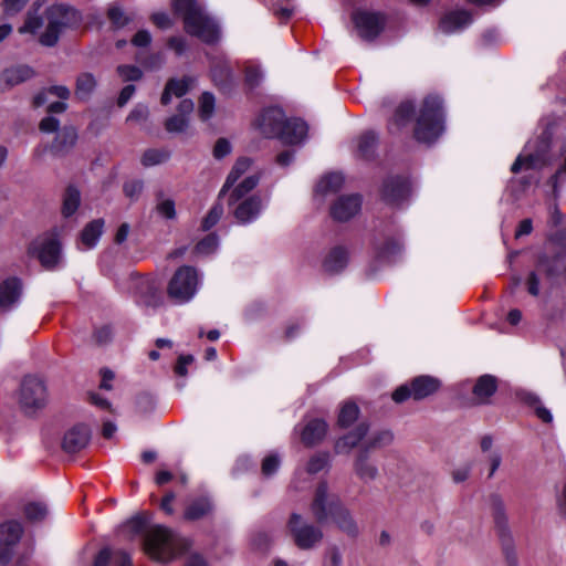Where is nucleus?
<instances>
[{"instance_id": "obj_39", "label": "nucleus", "mask_w": 566, "mask_h": 566, "mask_svg": "<svg viewBox=\"0 0 566 566\" xmlns=\"http://www.w3.org/2000/svg\"><path fill=\"white\" fill-rule=\"evenodd\" d=\"M48 95H53L62 101H66L71 96V91L64 85H53L39 92L33 98V106L40 107L48 102Z\"/></svg>"}, {"instance_id": "obj_5", "label": "nucleus", "mask_w": 566, "mask_h": 566, "mask_svg": "<svg viewBox=\"0 0 566 566\" xmlns=\"http://www.w3.org/2000/svg\"><path fill=\"white\" fill-rule=\"evenodd\" d=\"M45 19L48 21L45 31L39 38L44 46H54L64 29L76 27L81 22L80 13L64 4L49 7L45 10Z\"/></svg>"}, {"instance_id": "obj_15", "label": "nucleus", "mask_w": 566, "mask_h": 566, "mask_svg": "<svg viewBox=\"0 0 566 566\" xmlns=\"http://www.w3.org/2000/svg\"><path fill=\"white\" fill-rule=\"evenodd\" d=\"M410 195V184L407 178L395 176L384 181L381 198L389 205H400Z\"/></svg>"}, {"instance_id": "obj_30", "label": "nucleus", "mask_w": 566, "mask_h": 566, "mask_svg": "<svg viewBox=\"0 0 566 566\" xmlns=\"http://www.w3.org/2000/svg\"><path fill=\"white\" fill-rule=\"evenodd\" d=\"M348 263V251L344 247L333 248L323 261V269L329 274L339 273Z\"/></svg>"}, {"instance_id": "obj_8", "label": "nucleus", "mask_w": 566, "mask_h": 566, "mask_svg": "<svg viewBox=\"0 0 566 566\" xmlns=\"http://www.w3.org/2000/svg\"><path fill=\"white\" fill-rule=\"evenodd\" d=\"M551 242L555 249L537 254L536 269L543 272L547 279H555L560 275L559 265L566 259V230L555 233L551 238Z\"/></svg>"}, {"instance_id": "obj_18", "label": "nucleus", "mask_w": 566, "mask_h": 566, "mask_svg": "<svg viewBox=\"0 0 566 566\" xmlns=\"http://www.w3.org/2000/svg\"><path fill=\"white\" fill-rule=\"evenodd\" d=\"M90 437L88 427L84 424L74 426L64 434L62 448L67 453H76L87 446Z\"/></svg>"}, {"instance_id": "obj_20", "label": "nucleus", "mask_w": 566, "mask_h": 566, "mask_svg": "<svg viewBox=\"0 0 566 566\" xmlns=\"http://www.w3.org/2000/svg\"><path fill=\"white\" fill-rule=\"evenodd\" d=\"M415 115V105L411 101L401 102L395 109L392 117L387 123L388 133L399 134L408 126Z\"/></svg>"}, {"instance_id": "obj_17", "label": "nucleus", "mask_w": 566, "mask_h": 566, "mask_svg": "<svg viewBox=\"0 0 566 566\" xmlns=\"http://www.w3.org/2000/svg\"><path fill=\"white\" fill-rule=\"evenodd\" d=\"M262 198L259 195H251L232 206V213L239 223L245 224L258 218L262 210Z\"/></svg>"}, {"instance_id": "obj_53", "label": "nucleus", "mask_w": 566, "mask_h": 566, "mask_svg": "<svg viewBox=\"0 0 566 566\" xmlns=\"http://www.w3.org/2000/svg\"><path fill=\"white\" fill-rule=\"evenodd\" d=\"M42 18L29 12L23 25L19 28V33H32L34 34L42 27Z\"/></svg>"}, {"instance_id": "obj_13", "label": "nucleus", "mask_w": 566, "mask_h": 566, "mask_svg": "<svg viewBox=\"0 0 566 566\" xmlns=\"http://www.w3.org/2000/svg\"><path fill=\"white\" fill-rule=\"evenodd\" d=\"M352 20L359 36L365 41H374L385 29L387 19L381 12L357 10Z\"/></svg>"}, {"instance_id": "obj_42", "label": "nucleus", "mask_w": 566, "mask_h": 566, "mask_svg": "<svg viewBox=\"0 0 566 566\" xmlns=\"http://www.w3.org/2000/svg\"><path fill=\"white\" fill-rule=\"evenodd\" d=\"M23 514L31 523L42 522L48 515V506L43 502H28L23 506Z\"/></svg>"}, {"instance_id": "obj_50", "label": "nucleus", "mask_w": 566, "mask_h": 566, "mask_svg": "<svg viewBox=\"0 0 566 566\" xmlns=\"http://www.w3.org/2000/svg\"><path fill=\"white\" fill-rule=\"evenodd\" d=\"M559 154L563 157V161L548 181L552 185L555 197L558 196L559 182L563 181L564 177L566 176V142L560 146Z\"/></svg>"}, {"instance_id": "obj_60", "label": "nucleus", "mask_w": 566, "mask_h": 566, "mask_svg": "<svg viewBox=\"0 0 566 566\" xmlns=\"http://www.w3.org/2000/svg\"><path fill=\"white\" fill-rule=\"evenodd\" d=\"M328 463V454L319 453L312 457L307 463L308 473H317L322 471Z\"/></svg>"}, {"instance_id": "obj_41", "label": "nucleus", "mask_w": 566, "mask_h": 566, "mask_svg": "<svg viewBox=\"0 0 566 566\" xmlns=\"http://www.w3.org/2000/svg\"><path fill=\"white\" fill-rule=\"evenodd\" d=\"M81 203V193L74 186H69L63 195L62 214L71 217Z\"/></svg>"}, {"instance_id": "obj_45", "label": "nucleus", "mask_w": 566, "mask_h": 566, "mask_svg": "<svg viewBox=\"0 0 566 566\" xmlns=\"http://www.w3.org/2000/svg\"><path fill=\"white\" fill-rule=\"evenodd\" d=\"M359 416V408L355 402H345L339 411L337 423L342 428H348Z\"/></svg>"}, {"instance_id": "obj_14", "label": "nucleus", "mask_w": 566, "mask_h": 566, "mask_svg": "<svg viewBox=\"0 0 566 566\" xmlns=\"http://www.w3.org/2000/svg\"><path fill=\"white\" fill-rule=\"evenodd\" d=\"M285 119V114L281 108L269 107L259 116L258 126L263 136L280 139Z\"/></svg>"}, {"instance_id": "obj_21", "label": "nucleus", "mask_w": 566, "mask_h": 566, "mask_svg": "<svg viewBox=\"0 0 566 566\" xmlns=\"http://www.w3.org/2000/svg\"><path fill=\"white\" fill-rule=\"evenodd\" d=\"M196 85V77L185 75L181 78H169L160 97L163 105H168L171 96L182 97Z\"/></svg>"}, {"instance_id": "obj_46", "label": "nucleus", "mask_w": 566, "mask_h": 566, "mask_svg": "<svg viewBox=\"0 0 566 566\" xmlns=\"http://www.w3.org/2000/svg\"><path fill=\"white\" fill-rule=\"evenodd\" d=\"M401 249H402V245L399 242V240L394 239V238H388L384 241L381 247L378 248L377 255H378V258H380L382 260L391 261L397 255L400 254Z\"/></svg>"}, {"instance_id": "obj_1", "label": "nucleus", "mask_w": 566, "mask_h": 566, "mask_svg": "<svg viewBox=\"0 0 566 566\" xmlns=\"http://www.w3.org/2000/svg\"><path fill=\"white\" fill-rule=\"evenodd\" d=\"M311 513L321 525L325 524L328 517H332L337 527L347 535L355 537L358 534V526L350 512L336 495L329 494L328 485L325 481L319 482L315 490L311 503Z\"/></svg>"}, {"instance_id": "obj_10", "label": "nucleus", "mask_w": 566, "mask_h": 566, "mask_svg": "<svg viewBox=\"0 0 566 566\" xmlns=\"http://www.w3.org/2000/svg\"><path fill=\"white\" fill-rule=\"evenodd\" d=\"M287 531L294 544L301 549H310L323 538L321 528L308 524L297 513H292L287 522Z\"/></svg>"}, {"instance_id": "obj_62", "label": "nucleus", "mask_w": 566, "mask_h": 566, "mask_svg": "<svg viewBox=\"0 0 566 566\" xmlns=\"http://www.w3.org/2000/svg\"><path fill=\"white\" fill-rule=\"evenodd\" d=\"M146 526V520L144 516H135L132 520H129L126 525L124 526V530L127 531L132 535H138L144 532Z\"/></svg>"}, {"instance_id": "obj_22", "label": "nucleus", "mask_w": 566, "mask_h": 566, "mask_svg": "<svg viewBox=\"0 0 566 566\" xmlns=\"http://www.w3.org/2000/svg\"><path fill=\"white\" fill-rule=\"evenodd\" d=\"M327 433V423L319 418L310 419L301 431V441L306 447L318 444Z\"/></svg>"}, {"instance_id": "obj_4", "label": "nucleus", "mask_w": 566, "mask_h": 566, "mask_svg": "<svg viewBox=\"0 0 566 566\" xmlns=\"http://www.w3.org/2000/svg\"><path fill=\"white\" fill-rule=\"evenodd\" d=\"M443 107L439 96L429 95L423 98L413 127V137L423 144L434 143L442 134Z\"/></svg>"}, {"instance_id": "obj_24", "label": "nucleus", "mask_w": 566, "mask_h": 566, "mask_svg": "<svg viewBox=\"0 0 566 566\" xmlns=\"http://www.w3.org/2000/svg\"><path fill=\"white\" fill-rule=\"evenodd\" d=\"M33 75V70L27 65L7 69L0 74V92H7Z\"/></svg>"}, {"instance_id": "obj_52", "label": "nucleus", "mask_w": 566, "mask_h": 566, "mask_svg": "<svg viewBox=\"0 0 566 566\" xmlns=\"http://www.w3.org/2000/svg\"><path fill=\"white\" fill-rule=\"evenodd\" d=\"M169 153L163 149H147L142 156V165L145 167L155 166L166 161Z\"/></svg>"}, {"instance_id": "obj_64", "label": "nucleus", "mask_w": 566, "mask_h": 566, "mask_svg": "<svg viewBox=\"0 0 566 566\" xmlns=\"http://www.w3.org/2000/svg\"><path fill=\"white\" fill-rule=\"evenodd\" d=\"M262 80L261 71L258 67L249 66L245 69V83L251 87H256Z\"/></svg>"}, {"instance_id": "obj_48", "label": "nucleus", "mask_w": 566, "mask_h": 566, "mask_svg": "<svg viewBox=\"0 0 566 566\" xmlns=\"http://www.w3.org/2000/svg\"><path fill=\"white\" fill-rule=\"evenodd\" d=\"M107 18L115 29H120L132 21V17L126 14L116 3L109 6Z\"/></svg>"}, {"instance_id": "obj_37", "label": "nucleus", "mask_w": 566, "mask_h": 566, "mask_svg": "<svg viewBox=\"0 0 566 566\" xmlns=\"http://www.w3.org/2000/svg\"><path fill=\"white\" fill-rule=\"evenodd\" d=\"M356 474L361 480H374L378 474V470L375 465L368 462V452L366 450L359 451L354 465Z\"/></svg>"}, {"instance_id": "obj_9", "label": "nucleus", "mask_w": 566, "mask_h": 566, "mask_svg": "<svg viewBox=\"0 0 566 566\" xmlns=\"http://www.w3.org/2000/svg\"><path fill=\"white\" fill-rule=\"evenodd\" d=\"M197 284L198 275L196 270L187 265L181 266L176 271L168 284V296L175 303H186L195 295Z\"/></svg>"}, {"instance_id": "obj_3", "label": "nucleus", "mask_w": 566, "mask_h": 566, "mask_svg": "<svg viewBox=\"0 0 566 566\" xmlns=\"http://www.w3.org/2000/svg\"><path fill=\"white\" fill-rule=\"evenodd\" d=\"M143 546L151 559L169 563L186 553L190 548V542L176 536L169 528L157 525L146 533Z\"/></svg>"}, {"instance_id": "obj_28", "label": "nucleus", "mask_w": 566, "mask_h": 566, "mask_svg": "<svg viewBox=\"0 0 566 566\" xmlns=\"http://www.w3.org/2000/svg\"><path fill=\"white\" fill-rule=\"evenodd\" d=\"M21 295V282L17 277H9L0 284V308L8 311Z\"/></svg>"}, {"instance_id": "obj_11", "label": "nucleus", "mask_w": 566, "mask_h": 566, "mask_svg": "<svg viewBox=\"0 0 566 566\" xmlns=\"http://www.w3.org/2000/svg\"><path fill=\"white\" fill-rule=\"evenodd\" d=\"M23 534L24 527L19 521L0 523V566H8L13 560Z\"/></svg>"}, {"instance_id": "obj_25", "label": "nucleus", "mask_w": 566, "mask_h": 566, "mask_svg": "<svg viewBox=\"0 0 566 566\" xmlns=\"http://www.w3.org/2000/svg\"><path fill=\"white\" fill-rule=\"evenodd\" d=\"M77 142V130L73 126H64L60 129L51 145V151L57 156L69 154Z\"/></svg>"}, {"instance_id": "obj_55", "label": "nucleus", "mask_w": 566, "mask_h": 566, "mask_svg": "<svg viewBox=\"0 0 566 566\" xmlns=\"http://www.w3.org/2000/svg\"><path fill=\"white\" fill-rule=\"evenodd\" d=\"M188 126V118L182 115H174L166 119L165 128L169 133H181Z\"/></svg>"}, {"instance_id": "obj_63", "label": "nucleus", "mask_w": 566, "mask_h": 566, "mask_svg": "<svg viewBox=\"0 0 566 566\" xmlns=\"http://www.w3.org/2000/svg\"><path fill=\"white\" fill-rule=\"evenodd\" d=\"M193 360L195 358L192 355H180L174 367L175 374L180 377H185L188 374L187 366L192 364Z\"/></svg>"}, {"instance_id": "obj_19", "label": "nucleus", "mask_w": 566, "mask_h": 566, "mask_svg": "<svg viewBox=\"0 0 566 566\" xmlns=\"http://www.w3.org/2000/svg\"><path fill=\"white\" fill-rule=\"evenodd\" d=\"M212 512V500L207 495H201L188 501L184 511V518L195 522L210 516Z\"/></svg>"}, {"instance_id": "obj_40", "label": "nucleus", "mask_w": 566, "mask_h": 566, "mask_svg": "<svg viewBox=\"0 0 566 566\" xmlns=\"http://www.w3.org/2000/svg\"><path fill=\"white\" fill-rule=\"evenodd\" d=\"M104 221L102 219L93 220L85 226L81 233V241L85 245V248H93L98 238L103 232Z\"/></svg>"}, {"instance_id": "obj_12", "label": "nucleus", "mask_w": 566, "mask_h": 566, "mask_svg": "<svg viewBox=\"0 0 566 566\" xmlns=\"http://www.w3.org/2000/svg\"><path fill=\"white\" fill-rule=\"evenodd\" d=\"M28 252L31 256L36 258L43 268L52 270L60 261L61 243L55 235L45 234L34 240Z\"/></svg>"}, {"instance_id": "obj_58", "label": "nucleus", "mask_w": 566, "mask_h": 566, "mask_svg": "<svg viewBox=\"0 0 566 566\" xmlns=\"http://www.w3.org/2000/svg\"><path fill=\"white\" fill-rule=\"evenodd\" d=\"M149 116L148 107L142 104L136 105L128 114L126 120L134 124H144Z\"/></svg>"}, {"instance_id": "obj_26", "label": "nucleus", "mask_w": 566, "mask_h": 566, "mask_svg": "<svg viewBox=\"0 0 566 566\" xmlns=\"http://www.w3.org/2000/svg\"><path fill=\"white\" fill-rule=\"evenodd\" d=\"M497 390V379L492 375H483L478 378L473 386L472 394L475 403L484 405Z\"/></svg>"}, {"instance_id": "obj_2", "label": "nucleus", "mask_w": 566, "mask_h": 566, "mask_svg": "<svg viewBox=\"0 0 566 566\" xmlns=\"http://www.w3.org/2000/svg\"><path fill=\"white\" fill-rule=\"evenodd\" d=\"M174 9L182 18L185 31L207 44L219 40L220 31L216 21L208 15L198 0H174Z\"/></svg>"}, {"instance_id": "obj_51", "label": "nucleus", "mask_w": 566, "mask_h": 566, "mask_svg": "<svg viewBox=\"0 0 566 566\" xmlns=\"http://www.w3.org/2000/svg\"><path fill=\"white\" fill-rule=\"evenodd\" d=\"M492 514L499 532L504 533L506 528L505 510L503 502L497 496L492 497Z\"/></svg>"}, {"instance_id": "obj_32", "label": "nucleus", "mask_w": 566, "mask_h": 566, "mask_svg": "<svg viewBox=\"0 0 566 566\" xmlns=\"http://www.w3.org/2000/svg\"><path fill=\"white\" fill-rule=\"evenodd\" d=\"M378 146V136L373 130L363 133L357 138L356 155L363 159H373Z\"/></svg>"}, {"instance_id": "obj_44", "label": "nucleus", "mask_w": 566, "mask_h": 566, "mask_svg": "<svg viewBox=\"0 0 566 566\" xmlns=\"http://www.w3.org/2000/svg\"><path fill=\"white\" fill-rule=\"evenodd\" d=\"M157 213L165 219L176 218L175 201L170 198H165L164 191L159 190L156 192V207Z\"/></svg>"}, {"instance_id": "obj_61", "label": "nucleus", "mask_w": 566, "mask_h": 566, "mask_svg": "<svg viewBox=\"0 0 566 566\" xmlns=\"http://www.w3.org/2000/svg\"><path fill=\"white\" fill-rule=\"evenodd\" d=\"M117 72L124 81H137L143 75L142 71L134 65H119Z\"/></svg>"}, {"instance_id": "obj_49", "label": "nucleus", "mask_w": 566, "mask_h": 566, "mask_svg": "<svg viewBox=\"0 0 566 566\" xmlns=\"http://www.w3.org/2000/svg\"><path fill=\"white\" fill-rule=\"evenodd\" d=\"M216 99L209 92H203L199 98L198 115L201 120H208L214 112Z\"/></svg>"}, {"instance_id": "obj_16", "label": "nucleus", "mask_w": 566, "mask_h": 566, "mask_svg": "<svg viewBox=\"0 0 566 566\" xmlns=\"http://www.w3.org/2000/svg\"><path fill=\"white\" fill-rule=\"evenodd\" d=\"M361 208L359 195H347L337 198L331 206V216L338 222H345L355 217Z\"/></svg>"}, {"instance_id": "obj_33", "label": "nucleus", "mask_w": 566, "mask_h": 566, "mask_svg": "<svg viewBox=\"0 0 566 566\" xmlns=\"http://www.w3.org/2000/svg\"><path fill=\"white\" fill-rule=\"evenodd\" d=\"M547 164L545 154L520 155L511 167L513 174H518L522 169H539Z\"/></svg>"}, {"instance_id": "obj_6", "label": "nucleus", "mask_w": 566, "mask_h": 566, "mask_svg": "<svg viewBox=\"0 0 566 566\" xmlns=\"http://www.w3.org/2000/svg\"><path fill=\"white\" fill-rule=\"evenodd\" d=\"M440 388V379L430 375H420L397 387L391 398L396 403H402L410 398L419 401L434 395Z\"/></svg>"}, {"instance_id": "obj_7", "label": "nucleus", "mask_w": 566, "mask_h": 566, "mask_svg": "<svg viewBox=\"0 0 566 566\" xmlns=\"http://www.w3.org/2000/svg\"><path fill=\"white\" fill-rule=\"evenodd\" d=\"M18 402L25 415H34L45 407L48 390L44 381L35 376H25L20 385Z\"/></svg>"}, {"instance_id": "obj_36", "label": "nucleus", "mask_w": 566, "mask_h": 566, "mask_svg": "<svg viewBox=\"0 0 566 566\" xmlns=\"http://www.w3.org/2000/svg\"><path fill=\"white\" fill-rule=\"evenodd\" d=\"M140 302L146 306L156 307L161 303V294L154 282L143 280L138 282Z\"/></svg>"}, {"instance_id": "obj_31", "label": "nucleus", "mask_w": 566, "mask_h": 566, "mask_svg": "<svg viewBox=\"0 0 566 566\" xmlns=\"http://www.w3.org/2000/svg\"><path fill=\"white\" fill-rule=\"evenodd\" d=\"M260 177L258 175L249 176L239 182L235 187H232L228 192V206L232 207L241 199L248 198L250 193L259 184Z\"/></svg>"}, {"instance_id": "obj_57", "label": "nucleus", "mask_w": 566, "mask_h": 566, "mask_svg": "<svg viewBox=\"0 0 566 566\" xmlns=\"http://www.w3.org/2000/svg\"><path fill=\"white\" fill-rule=\"evenodd\" d=\"M280 467V458L277 454H269L266 455L261 465V472L264 476H271L274 474Z\"/></svg>"}, {"instance_id": "obj_56", "label": "nucleus", "mask_w": 566, "mask_h": 566, "mask_svg": "<svg viewBox=\"0 0 566 566\" xmlns=\"http://www.w3.org/2000/svg\"><path fill=\"white\" fill-rule=\"evenodd\" d=\"M29 0H2V10L6 17H14L20 13Z\"/></svg>"}, {"instance_id": "obj_35", "label": "nucleus", "mask_w": 566, "mask_h": 566, "mask_svg": "<svg viewBox=\"0 0 566 566\" xmlns=\"http://www.w3.org/2000/svg\"><path fill=\"white\" fill-rule=\"evenodd\" d=\"M250 165L251 160L245 157L239 158L235 161L219 192V198H222L228 193V191L234 186L239 178L248 171Z\"/></svg>"}, {"instance_id": "obj_27", "label": "nucleus", "mask_w": 566, "mask_h": 566, "mask_svg": "<svg viewBox=\"0 0 566 566\" xmlns=\"http://www.w3.org/2000/svg\"><path fill=\"white\" fill-rule=\"evenodd\" d=\"M472 21V17L469 11L455 10L447 13L439 23V28L443 33L450 34L457 32Z\"/></svg>"}, {"instance_id": "obj_38", "label": "nucleus", "mask_w": 566, "mask_h": 566, "mask_svg": "<svg viewBox=\"0 0 566 566\" xmlns=\"http://www.w3.org/2000/svg\"><path fill=\"white\" fill-rule=\"evenodd\" d=\"M344 178L340 174L332 172L323 177L316 185L315 191L322 196L335 193L343 187Z\"/></svg>"}, {"instance_id": "obj_23", "label": "nucleus", "mask_w": 566, "mask_h": 566, "mask_svg": "<svg viewBox=\"0 0 566 566\" xmlns=\"http://www.w3.org/2000/svg\"><path fill=\"white\" fill-rule=\"evenodd\" d=\"M307 125L298 118L285 119L280 140L286 145H297L304 140Z\"/></svg>"}, {"instance_id": "obj_54", "label": "nucleus", "mask_w": 566, "mask_h": 566, "mask_svg": "<svg viewBox=\"0 0 566 566\" xmlns=\"http://www.w3.org/2000/svg\"><path fill=\"white\" fill-rule=\"evenodd\" d=\"M218 241V235L210 233L197 243L196 251L201 254H209L217 249Z\"/></svg>"}, {"instance_id": "obj_29", "label": "nucleus", "mask_w": 566, "mask_h": 566, "mask_svg": "<svg viewBox=\"0 0 566 566\" xmlns=\"http://www.w3.org/2000/svg\"><path fill=\"white\" fill-rule=\"evenodd\" d=\"M369 431V426L366 422L359 423L353 431L340 437L335 443L336 453L349 452L357 447Z\"/></svg>"}, {"instance_id": "obj_47", "label": "nucleus", "mask_w": 566, "mask_h": 566, "mask_svg": "<svg viewBox=\"0 0 566 566\" xmlns=\"http://www.w3.org/2000/svg\"><path fill=\"white\" fill-rule=\"evenodd\" d=\"M220 200L221 198L218 197L214 205L210 208L207 216L203 218L201 223V229L203 231H208L213 228L223 216L224 209Z\"/></svg>"}, {"instance_id": "obj_59", "label": "nucleus", "mask_w": 566, "mask_h": 566, "mask_svg": "<svg viewBox=\"0 0 566 566\" xmlns=\"http://www.w3.org/2000/svg\"><path fill=\"white\" fill-rule=\"evenodd\" d=\"M144 188V184L142 180H128L123 186V191L125 196L132 200H136Z\"/></svg>"}, {"instance_id": "obj_43", "label": "nucleus", "mask_w": 566, "mask_h": 566, "mask_svg": "<svg viewBox=\"0 0 566 566\" xmlns=\"http://www.w3.org/2000/svg\"><path fill=\"white\" fill-rule=\"evenodd\" d=\"M392 439L394 436L390 431L381 430L375 432L367 441H365L360 449L366 450V452H369L371 450L389 446Z\"/></svg>"}, {"instance_id": "obj_34", "label": "nucleus", "mask_w": 566, "mask_h": 566, "mask_svg": "<svg viewBox=\"0 0 566 566\" xmlns=\"http://www.w3.org/2000/svg\"><path fill=\"white\" fill-rule=\"evenodd\" d=\"M96 85V78L92 73L84 72L78 74L75 82V97L80 101H88Z\"/></svg>"}]
</instances>
